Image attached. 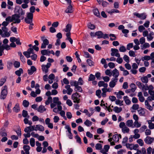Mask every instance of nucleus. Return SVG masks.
I'll use <instances>...</instances> for the list:
<instances>
[{"label":"nucleus","instance_id":"obj_1","mask_svg":"<svg viewBox=\"0 0 154 154\" xmlns=\"http://www.w3.org/2000/svg\"><path fill=\"white\" fill-rule=\"evenodd\" d=\"M39 49L38 47L34 45L32 48H28L27 51L23 52V54L26 58H37L36 52L38 51Z\"/></svg>","mask_w":154,"mask_h":154},{"label":"nucleus","instance_id":"obj_2","mask_svg":"<svg viewBox=\"0 0 154 154\" xmlns=\"http://www.w3.org/2000/svg\"><path fill=\"white\" fill-rule=\"evenodd\" d=\"M119 127L122 129V132L123 134L129 133L130 130L129 128L127 126L125 123L123 122H121L119 125Z\"/></svg>","mask_w":154,"mask_h":154},{"label":"nucleus","instance_id":"obj_3","mask_svg":"<svg viewBox=\"0 0 154 154\" xmlns=\"http://www.w3.org/2000/svg\"><path fill=\"white\" fill-rule=\"evenodd\" d=\"M81 96L80 94L75 92L73 93L71 96V99L74 103H79L81 100Z\"/></svg>","mask_w":154,"mask_h":154},{"label":"nucleus","instance_id":"obj_4","mask_svg":"<svg viewBox=\"0 0 154 154\" xmlns=\"http://www.w3.org/2000/svg\"><path fill=\"white\" fill-rule=\"evenodd\" d=\"M8 94V88L6 85H5L2 88V90L1 93L0 98L1 99H5Z\"/></svg>","mask_w":154,"mask_h":154},{"label":"nucleus","instance_id":"obj_5","mask_svg":"<svg viewBox=\"0 0 154 154\" xmlns=\"http://www.w3.org/2000/svg\"><path fill=\"white\" fill-rule=\"evenodd\" d=\"M41 53L43 55L49 56L50 54L54 55V52L53 50L50 51L49 50H43L41 51Z\"/></svg>","mask_w":154,"mask_h":154},{"label":"nucleus","instance_id":"obj_6","mask_svg":"<svg viewBox=\"0 0 154 154\" xmlns=\"http://www.w3.org/2000/svg\"><path fill=\"white\" fill-rule=\"evenodd\" d=\"M111 55L112 56H115L117 58H120V54L119 53V50L115 48H111Z\"/></svg>","mask_w":154,"mask_h":154},{"label":"nucleus","instance_id":"obj_7","mask_svg":"<svg viewBox=\"0 0 154 154\" xmlns=\"http://www.w3.org/2000/svg\"><path fill=\"white\" fill-rule=\"evenodd\" d=\"M51 64L50 63H48L46 65H42V69L43 72L46 73L48 72V68L50 67Z\"/></svg>","mask_w":154,"mask_h":154},{"label":"nucleus","instance_id":"obj_8","mask_svg":"<svg viewBox=\"0 0 154 154\" xmlns=\"http://www.w3.org/2000/svg\"><path fill=\"white\" fill-rule=\"evenodd\" d=\"M144 142L147 144H150L154 141V138L147 136L144 139Z\"/></svg>","mask_w":154,"mask_h":154},{"label":"nucleus","instance_id":"obj_9","mask_svg":"<svg viewBox=\"0 0 154 154\" xmlns=\"http://www.w3.org/2000/svg\"><path fill=\"white\" fill-rule=\"evenodd\" d=\"M15 11H16V13L17 14V15L20 17H21L22 15H24L25 14V11L23 10L20 7L15 8Z\"/></svg>","mask_w":154,"mask_h":154},{"label":"nucleus","instance_id":"obj_10","mask_svg":"<svg viewBox=\"0 0 154 154\" xmlns=\"http://www.w3.org/2000/svg\"><path fill=\"white\" fill-rule=\"evenodd\" d=\"M20 17L17 15V14L12 15V20L13 21H14V23H19L20 22V20L19 19Z\"/></svg>","mask_w":154,"mask_h":154},{"label":"nucleus","instance_id":"obj_11","mask_svg":"<svg viewBox=\"0 0 154 154\" xmlns=\"http://www.w3.org/2000/svg\"><path fill=\"white\" fill-rule=\"evenodd\" d=\"M2 29L4 32V34L2 35V37H8L10 36V33L8 32V28L5 27H2Z\"/></svg>","mask_w":154,"mask_h":154},{"label":"nucleus","instance_id":"obj_12","mask_svg":"<svg viewBox=\"0 0 154 154\" xmlns=\"http://www.w3.org/2000/svg\"><path fill=\"white\" fill-rule=\"evenodd\" d=\"M118 80V79L112 78L109 83V86L111 88L115 87L116 84Z\"/></svg>","mask_w":154,"mask_h":154},{"label":"nucleus","instance_id":"obj_13","mask_svg":"<svg viewBox=\"0 0 154 154\" xmlns=\"http://www.w3.org/2000/svg\"><path fill=\"white\" fill-rule=\"evenodd\" d=\"M35 126L31 125L25 128L24 131L26 133L30 132L33 131H35Z\"/></svg>","mask_w":154,"mask_h":154},{"label":"nucleus","instance_id":"obj_14","mask_svg":"<svg viewBox=\"0 0 154 154\" xmlns=\"http://www.w3.org/2000/svg\"><path fill=\"white\" fill-rule=\"evenodd\" d=\"M65 128L67 130L68 132L67 134V135L70 139H72L73 138V135L71 133V129L69 125H66L65 127Z\"/></svg>","mask_w":154,"mask_h":154},{"label":"nucleus","instance_id":"obj_15","mask_svg":"<svg viewBox=\"0 0 154 154\" xmlns=\"http://www.w3.org/2000/svg\"><path fill=\"white\" fill-rule=\"evenodd\" d=\"M151 77L150 74H148L147 75L143 76L141 78V80L142 82L144 83H147L148 82V78H150Z\"/></svg>","mask_w":154,"mask_h":154},{"label":"nucleus","instance_id":"obj_16","mask_svg":"<svg viewBox=\"0 0 154 154\" xmlns=\"http://www.w3.org/2000/svg\"><path fill=\"white\" fill-rule=\"evenodd\" d=\"M112 75L114 77L113 78L118 79V77L119 75V72L118 70L115 68L112 72Z\"/></svg>","mask_w":154,"mask_h":154},{"label":"nucleus","instance_id":"obj_17","mask_svg":"<svg viewBox=\"0 0 154 154\" xmlns=\"http://www.w3.org/2000/svg\"><path fill=\"white\" fill-rule=\"evenodd\" d=\"M10 40L11 42H16V44L17 45H20L21 44L19 38H16L14 37H11L10 38Z\"/></svg>","mask_w":154,"mask_h":154},{"label":"nucleus","instance_id":"obj_18","mask_svg":"<svg viewBox=\"0 0 154 154\" xmlns=\"http://www.w3.org/2000/svg\"><path fill=\"white\" fill-rule=\"evenodd\" d=\"M36 71V68L34 66H31L30 68L28 70L27 72L29 75H32Z\"/></svg>","mask_w":154,"mask_h":154},{"label":"nucleus","instance_id":"obj_19","mask_svg":"<svg viewBox=\"0 0 154 154\" xmlns=\"http://www.w3.org/2000/svg\"><path fill=\"white\" fill-rule=\"evenodd\" d=\"M122 136L120 134H116L113 135L112 137V139L113 141L115 142L119 141V139L121 138Z\"/></svg>","mask_w":154,"mask_h":154},{"label":"nucleus","instance_id":"obj_20","mask_svg":"<svg viewBox=\"0 0 154 154\" xmlns=\"http://www.w3.org/2000/svg\"><path fill=\"white\" fill-rule=\"evenodd\" d=\"M44 130V127L42 125H35V131H43Z\"/></svg>","mask_w":154,"mask_h":154},{"label":"nucleus","instance_id":"obj_21","mask_svg":"<svg viewBox=\"0 0 154 154\" xmlns=\"http://www.w3.org/2000/svg\"><path fill=\"white\" fill-rule=\"evenodd\" d=\"M46 110V109L45 106L43 105H41L39 106L37 109L38 111L40 113H43Z\"/></svg>","mask_w":154,"mask_h":154},{"label":"nucleus","instance_id":"obj_22","mask_svg":"<svg viewBox=\"0 0 154 154\" xmlns=\"http://www.w3.org/2000/svg\"><path fill=\"white\" fill-rule=\"evenodd\" d=\"M13 110L14 112L17 113L18 112L20 111V108L19 103H17L13 107Z\"/></svg>","mask_w":154,"mask_h":154},{"label":"nucleus","instance_id":"obj_23","mask_svg":"<svg viewBox=\"0 0 154 154\" xmlns=\"http://www.w3.org/2000/svg\"><path fill=\"white\" fill-rule=\"evenodd\" d=\"M133 122L132 119L128 120L126 122V125L128 127H131L132 128H134L133 125Z\"/></svg>","mask_w":154,"mask_h":154},{"label":"nucleus","instance_id":"obj_24","mask_svg":"<svg viewBox=\"0 0 154 154\" xmlns=\"http://www.w3.org/2000/svg\"><path fill=\"white\" fill-rule=\"evenodd\" d=\"M98 85L99 87H103L104 88H107L108 86L107 83H105L103 81H100L98 83Z\"/></svg>","mask_w":154,"mask_h":154},{"label":"nucleus","instance_id":"obj_25","mask_svg":"<svg viewBox=\"0 0 154 154\" xmlns=\"http://www.w3.org/2000/svg\"><path fill=\"white\" fill-rule=\"evenodd\" d=\"M65 88L66 89L67 94L71 95L73 91V90L70 88V85H66L65 86Z\"/></svg>","mask_w":154,"mask_h":154},{"label":"nucleus","instance_id":"obj_26","mask_svg":"<svg viewBox=\"0 0 154 154\" xmlns=\"http://www.w3.org/2000/svg\"><path fill=\"white\" fill-rule=\"evenodd\" d=\"M139 101L141 102H143L145 100L144 97L142 96V93L141 92H138V95Z\"/></svg>","mask_w":154,"mask_h":154},{"label":"nucleus","instance_id":"obj_27","mask_svg":"<svg viewBox=\"0 0 154 154\" xmlns=\"http://www.w3.org/2000/svg\"><path fill=\"white\" fill-rule=\"evenodd\" d=\"M23 2L24 3V4H23L21 5L22 8L23 9H25L27 8L28 6L27 5L29 2V0H23Z\"/></svg>","mask_w":154,"mask_h":154},{"label":"nucleus","instance_id":"obj_28","mask_svg":"<svg viewBox=\"0 0 154 154\" xmlns=\"http://www.w3.org/2000/svg\"><path fill=\"white\" fill-rule=\"evenodd\" d=\"M145 104L146 107L150 111H152L153 109V107L149 104L148 101L147 100H146L145 102Z\"/></svg>","mask_w":154,"mask_h":154},{"label":"nucleus","instance_id":"obj_29","mask_svg":"<svg viewBox=\"0 0 154 154\" xmlns=\"http://www.w3.org/2000/svg\"><path fill=\"white\" fill-rule=\"evenodd\" d=\"M73 11L72 6V5H69L65 11V12L67 13H72Z\"/></svg>","mask_w":154,"mask_h":154},{"label":"nucleus","instance_id":"obj_30","mask_svg":"<svg viewBox=\"0 0 154 154\" xmlns=\"http://www.w3.org/2000/svg\"><path fill=\"white\" fill-rule=\"evenodd\" d=\"M15 73L16 75L20 77L22 74L23 73V71L22 68H20L18 70L15 71Z\"/></svg>","mask_w":154,"mask_h":154},{"label":"nucleus","instance_id":"obj_31","mask_svg":"<svg viewBox=\"0 0 154 154\" xmlns=\"http://www.w3.org/2000/svg\"><path fill=\"white\" fill-rule=\"evenodd\" d=\"M138 112L140 116H144L145 114V109L140 108L138 110Z\"/></svg>","mask_w":154,"mask_h":154},{"label":"nucleus","instance_id":"obj_32","mask_svg":"<svg viewBox=\"0 0 154 154\" xmlns=\"http://www.w3.org/2000/svg\"><path fill=\"white\" fill-rule=\"evenodd\" d=\"M53 102L57 105L61 104V103L59 100V98L58 97H54L53 99Z\"/></svg>","mask_w":154,"mask_h":154},{"label":"nucleus","instance_id":"obj_33","mask_svg":"<svg viewBox=\"0 0 154 154\" xmlns=\"http://www.w3.org/2000/svg\"><path fill=\"white\" fill-rule=\"evenodd\" d=\"M130 87L131 88L130 90H131L132 92H134L137 88L136 85L134 83H131L130 85Z\"/></svg>","mask_w":154,"mask_h":154},{"label":"nucleus","instance_id":"obj_34","mask_svg":"<svg viewBox=\"0 0 154 154\" xmlns=\"http://www.w3.org/2000/svg\"><path fill=\"white\" fill-rule=\"evenodd\" d=\"M154 33L152 32H151L150 33L147 35V40L148 41H150L153 38V36Z\"/></svg>","mask_w":154,"mask_h":154},{"label":"nucleus","instance_id":"obj_35","mask_svg":"<svg viewBox=\"0 0 154 154\" xmlns=\"http://www.w3.org/2000/svg\"><path fill=\"white\" fill-rule=\"evenodd\" d=\"M122 110V109L121 107H118L116 106H115L113 108V110L115 112L119 113Z\"/></svg>","mask_w":154,"mask_h":154},{"label":"nucleus","instance_id":"obj_36","mask_svg":"<svg viewBox=\"0 0 154 154\" xmlns=\"http://www.w3.org/2000/svg\"><path fill=\"white\" fill-rule=\"evenodd\" d=\"M24 20L25 22L28 24H30L31 25H33V23H32V20L29 19L27 18H25Z\"/></svg>","mask_w":154,"mask_h":154},{"label":"nucleus","instance_id":"obj_37","mask_svg":"<svg viewBox=\"0 0 154 154\" xmlns=\"http://www.w3.org/2000/svg\"><path fill=\"white\" fill-rule=\"evenodd\" d=\"M147 122L149 124V128L151 129H154V124L151 122V121L148 120Z\"/></svg>","mask_w":154,"mask_h":154},{"label":"nucleus","instance_id":"obj_38","mask_svg":"<svg viewBox=\"0 0 154 154\" xmlns=\"http://www.w3.org/2000/svg\"><path fill=\"white\" fill-rule=\"evenodd\" d=\"M71 27L72 25L69 24H68L66 26V28L64 29V30L66 32H70Z\"/></svg>","mask_w":154,"mask_h":154},{"label":"nucleus","instance_id":"obj_39","mask_svg":"<svg viewBox=\"0 0 154 154\" xmlns=\"http://www.w3.org/2000/svg\"><path fill=\"white\" fill-rule=\"evenodd\" d=\"M134 127H135L137 128H139L141 126V124L140 122H139L138 121H135L134 123Z\"/></svg>","mask_w":154,"mask_h":154},{"label":"nucleus","instance_id":"obj_40","mask_svg":"<svg viewBox=\"0 0 154 154\" xmlns=\"http://www.w3.org/2000/svg\"><path fill=\"white\" fill-rule=\"evenodd\" d=\"M123 98L126 104L129 105L131 103V102L128 99V97L127 96H124L123 97Z\"/></svg>","mask_w":154,"mask_h":154},{"label":"nucleus","instance_id":"obj_41","mask_svg":"<svg viewBox=\"0 0 154 154\" xmlns=\"http://www.w3.org/2000/svg\"><path fill=\"white\" fill-rule=\"evenodd\" d=\"M103 34L102 32L101 31H98L96 32V36H97L98 38H102Z\"/></svg>","mask_w":154,"mask_h":154},{"label":"nucleus","instance_id":"obj_42","mask_svg":"<svg viewBox=\"0 0 154 154\" xmlns=\"http://www.w3.org/2000/svg\"><path fill=\"white\" fill-rule=\"evenodd\" d=\"M107 12L110 15H112L113 13H119L120 11L116 9H112L110 11Z\"/></svg>","mask_w":154,"mask_h":154},{"label":"nucleus","instance_id":"obj_43","mask_svg":"<svg viewBox=\"0 0 154 154\" xmlns=\"http://www.w3.org/2000/svg\"><path fill=\"white\" fill-rule=\"evenodd\" d=\"M22 115L23 117L25 118L27 117V118H29V116L28 115L27 111L24 110H23Z\"/></svg>","mask_w":154,"mask_h":154},{"label":"nucleus","instance_id":"obj_44","mask_svg":"<svg viewBox=\"0 0 154 154\" xmlns=\"http://www.w3.org/2000/svg\"><path fill=\"white\" fill-rule=\"evenodd\" d=\"M84 124L87 127L90 126L92 124V122L88 119H87L84 122Z\"/></svg>","mask_w":154,"mask_h":154},{"label":"nucleus","instance_id":"obj_45","mask_svg":"<svg viewBox=\"0 0 154 154\" xmlns=\"http://www.w3.org/2000/svg\"><path fill=\"white\" fill-rule=\"evenodd\" d=\"M60 115L65 120H67V118L65 116V112L63 110H61L59 112Z\"/></svg>","mask_w":154,"mask_h":154},{"label":"nucleus","instance_id":"obj_46","mask_svg":"<svg viewBox=\"0 0 154 154\" xmlns=\"http://www.w3.org/2000/svg\"><path fill=\"white\" fill-rule=\"evenodd\" d=\"M30 144L31 146L32 147H34L35 145V139L33 138H31L29 141Z\"/></svg>","mask_w":154,"mask_h":154},{"label":"nucleus","instance_id":"obj_47","mask_svg":"<svg viewBox=\"0 0 154 154\" xmlns=\"http://www.w3.org/2000/svg\"><path fill=\"white\" fill-rule=\"evenodd\" d=\"M150 58H142V60L144 61V64L146 66H148L149 65V63L147 61L149 60Z\"/></svg>","mask_w":154,"mask_h":154},{"label":"nucleus","instance_id":"obj_48","mask_svg":"<svg viewBox=\"0 0 154 154\" xmlns=\"http://www.w3.org/2000/svg\"><path fill=\"white\" fill-rule=\"evenodd\" d=\"M101 63L104 65V67L105 68H106L108 67V65L106 62V60L102 58L101 60Z\"/></svg>","mask_w":154,"mask_h":154},{"label":"nucleus","instance_id":"obj_49","mask_svg":"<svg viewBox=\"0 0 154 154\" xmlns=\"http://www.w3.org/2000/svg\"><path fill=\"white\" fill-rule=\"evenodd\" d=\"M93 12L95 15L97 17L100 16V14L97 8H95L93 10Z\"/></svg>","mask_w":154,"mask_h":154},{"label":"nucleus","instance_id":"obj_50","mask_svg":"<svg viewBox=\"0 0 154 154\" xmlns=\"http://www.w3.org/2000/svg\"><path fill=\"white\" fill-rule=\"evenodd\" d=\"M29 103V102L26 100H24L23 102V105L25 107H27L28 106Z\"/></svg>","mask_w":154,"mask_h":154},{"label":"nucleus","instance_id":"obj_51","mask_svg":"<svg viewBox=\"0 0 154 154\" xmlns=\"http://www.w3.org/2000/svg\"><path fill=\"white\" fill-rule=\"evenodd\" d=\"M74 90L75 91L79 92H82V88L78 85L75 88Z\"/></svg>","mask_w":154,"mask_h":154},{"label":"nucleus","instance_id":"obj_52","mask_svg":"<svg viewBox=\"0 0 154 154\" xmlns=\"http://www.w3.org/2000/svg\"><path fill=\"white\" fill-rule=\"evenodd\" d=\"M52 98L51 97H48L47 100L45 101V103L46 105H48L52 102Z\"/></svg>","mask_w":154,"mask_h":154},{"label":"nucleus","instance_id":"obj_53","mask_svg":"<svg viewBox=\"0 0 154 154\" xmlns=\"http://www.w3.org/2000/svg\"><path fill=\"white\" fill-rule=\"evenodd\" d=\"M88 26L89 29L91 30H93L95 28V25L91 23H89L88 24Z\"/></svg>","mask_w":154,"mask_h":154},{"label":"nucleus","instance_id":"obj_54","mask_svg":"<svg viewBox=\"0 0 154 154\" xmlns=\"http://www.w3.org/2000/svg\"><path fill=\"white\" fill-rule=\"evenodd\" d=\"M101 90H98L96 91V95L99 98H100L101 96Z\"/></svg>","mask_w":154,"mask_h":154},{"label":"nucleus","instance_id":"obj_55","mask_svg":"<svg viewBox=\"0 0 154 154\" xmlns=\"http://www.w3.org/2000/svg\"><path fill=\"white\" fill-rule=\"evenodd\" d=\"M26 18L32 20L33 18V14L32 13H27Z\"/></svg>","mask_w":154,"mask_h":154},{"label":"nucleus","instance_id":"obj_56","mask_svg":"<svg viewBox=\"0 0 154 154\" xmlns=\"http://www.w3.org/2000/svg\"><path fill=\"white\" fill-rule=\"evenodd\" d=\"M126 48L124 46H121L119 48V50L120 52H124L126 51Z\"/></svg>","mask_w":154,"mask_h":154},{"label":"nucleus","instance_id":"obj_57","mask_svg":"<svg viewBox=\"0 0 154 154\" xmlns=\"http://www.w3.org/2000/svg\"><path fill=\"white\" fill-rule=\"evenodd\" d=\"M137 143H138L140 146H143L144 145L143 141L141 139H138L137 141Z\"/></svg>","mask_w":154,"mask_h":154},{"label":"nucleus","instance_id":"obj_58","mask_svg":"<svg viewBox=\"0 0 154 154\" xmlns=\"http://www.w3.org/2000/svg\"><path fill=\"white\" fill-rule=\"evenodd\" d=\"M83 112L85 113L86 115L89 117H90L91 115H92V113H89L88 110L86 109H85Z\"/></svg>","mask_w":154,"mask_h":154},{"label":"nucleus","instance_id":"obj_59","mask_svg":"<svg viewBox=\"0 0 154 154\" xmlns=\"http://www.w3.org/2000/svg\"><path fill=\"white\" fill-rule=\"evenodd\" d=\"M129 55L131 57H134L136 56V54L135 52L132 50H130L129 52Z\"/></svg>","mask_w":154,"mask_h":154},{"label":"nucleus","instance_id":"obj_60","mask_svg":"<svg viewBox=\"0 0 154 154\" xmlns=\"http://www.w3.org/2000/svg\"><path fill=\"white\" fill-rule=\"evenodd\" d=\"M95 79V76L92 74H90L88 79V81H94Z\"/></svg>","mask_w":154,"mask_h":154},{"label":"nucleus","instance_id":"obj_61","mask_svg":"<svg viewBox=\"0 0 154 154\" xmlns=\"http://www.w3.org/2000/svg\"><path fill=\"white\" fill-rule=\"evenodd\" d=\"M14 65L15 68H18L20 66V62L18 61H15L14 63Z\"/></svg>","mask_w":154,"mask_h":154},{"label":"nucleus","instance_id":"obj_62","mask_svg":"<svg viewBox=\"0 0 154 154\" xmlns=\"http://www.w3.org/2000/svg\"><path fill=\"white\" fill-rule=\"evenodd\" d=\"M23 149L25 152L28 151L30 149V147L27 145H25L23 146Z\"/></svg>","mask_w":154,"mask_h":154},{"label":"nucleus","instance_id":"obj_63","mask_svg":"<svg viewBox=\"0 0 154 154\" xmlns=\"http://www.w3.org/2000/svg\"><path fill=\"white\" fill-rule=\"evenodd\" d=\"M109 36L110 37V39L111 41H113L116 39V37L114 34H110L109 35Z\"/></svg>","mask_w":154,"mask_h":154},{"label":"nucleus","instance_id":"obj_64","mask_svg":"<svg viewBox=\"0 0 154 154\" xmlns=\"http://www.w3.org/2000/svg\"><path fill=\"white\" fill-rule=\"evenodd\" d=\"M102 148V145L100 143H97L95 145L96 149L97 150H100Z\"/></svg>","mask_w":154,"mask_h":154}]
</instances>
